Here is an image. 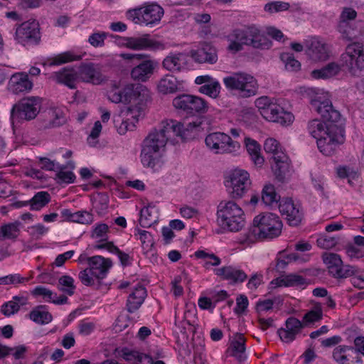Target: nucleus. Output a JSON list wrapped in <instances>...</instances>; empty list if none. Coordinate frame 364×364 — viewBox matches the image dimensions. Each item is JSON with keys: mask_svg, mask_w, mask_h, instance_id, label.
<instances>
[{"mask_svg": "<svg viewBox=\"0 0 364 364\" xmlns=\"http://www.w3.org/2000/svg\"><path fill=\"white\" fill-rule=\"evenodd\" d=\"M233 36L244 45L251 46L255 48H267L269 46L267 38L255 26L244 29H236L234 31Z\"/></svg>", "mask_w": 364, "mask_h": 364, "instance_id": "obj_13", "label": "nucleus"}, {"mask_svg": "<svg viewBox=\"0 0 364 364\" xmlns=\"http://www.w3.org/2000/svg\"><path fill=\"white\" fill-rule=\"evenodd\" d=\"M205 143L210 151L217 154L233 153L240 148L238 141L223 132L209 134L205 139Z\"/></svg>", "mask_w": 364, "mask_h": 364, "instance_id": "obj_10", "label": "nucleus"}, {"mask_svg": "<svg viewBox=\"0 0 364 364\" xmlns=\"http://www.w3.org/2000/svg\"><path fill=\"white\" fill-rule=\"evenodd\" d=\"M338 237H331L328 235H321L317 239V245L323 249H331L334 247L338 242Z\"/></svg>", "mask_w": 364, "mask_h": 364, "instance_id": "obj_52", "label": "nucleus"}, {"mask_svg": "<svg viewBox=\"0 0 364 364\" xmlns=\"http://www.w3.org/2000/svg\"><path fill=\"white\" fill-rule=\"evenodd\" d=\"M93 221V215L87 211H77L73 213V222L90 224Z\"/></svg>", "mask_w": 364, "mask_h": 364, "instance_id": "obj_58", "label": "nucleus"}, {"mask_svg": "<svg viewBox=\"0 0 364 364\" xmlns=\"http://www.w3.org/2000/svg\"><path fill=\"white\" fill-rule=\"evenodd\" d=\"M286 328L297 335L304 327V324L296 318L289 317L286 321Z\"/></svg>", "mask_w": 364, "mask_h": 364, "instance_id": "obj_64", "label": "nucleus"}, {"mask_svg": "<svg viewBox=\"0 0 364 364\" xmlns=\"http://www.w3.org/2000/svg\"><path fill=\"white\" fill-rule=\"evenodd\" d=\"M158 63L152 60H145L131 70V77L135 81L146 82L153 75Z\"/></svg>", "mask_w": 364, "mask_h": 364, "instance_id": "obj_24", "label": "nucleus"}, {"mask_svg": "<svg viewBox=\"0 0 364 364\" xmlns=\"http://www.w3.org/2000/svg\"><path fill=\"white\" fill-rule=\"evenodd\" d=\"M115 37L122 41V46L134 50H164L166 48L164 43L151 38L149 34H144L139 37H119L117 36Z\"/></svg>", "mask_w": 364, "mask_h": 364, "instance_id": "obj_14", "label": "nucleus"}, {"mask_svg": "<svg viewBox=\"0 0 364 364\" xmlns=\"http://www.w3.org/2000/svg\"><path fill=\"white\" fill-rule=\"evenodd\" d=\"M246 147L255 164L262 166L264 163V158L260 155L259 144L255 140L247 139L246 140Z\"/></svg>", "mask_w": 364, "mask_h": 364, "instance_id": "obj_42", "label": "nucleus"}, {"mask_svg": "<svg viewBox=\"0 0 364 364\" xmlns=\"http://www.w3.org/2000/svg\"><path fill=\"white\" fill-rule=\"evenodd\" d=\"M220 85L219 82L217 81H214L211 82H210V83L202 85L199 88V92L200 93L208 95L213 98H216L220 93Z\"/></svg>", "mask_w": 364, "mask_h": 364, "instance_id": "obj_49", "label": "nucleus"}, {"mask_svg": "<svg viewBox=\"0 0 364 364\" xmlns=\"http://www.w3.org/2000/svg\"><path fill=\"white\" fill-rule=\"evenodd\" d=\"M48 230V228L45 227L42 224H38L33 226H31L28 228V232L32 239L38 240L41 238V237L45 235Z\"/></svg>", "mask_w": 364, "mask_h": 364, "instance_id": "obj_61", "label": "nucleus"}, {"mask_svg": "<svg viewBox=\"0 0 364 364\" xmlns=\"http://www.w3.org/2000/svg\"><path fill=\"white\" fill-rule=\"evenodd\" d=\"M328 132L316 141L319 151L325 156L333 155L338 146L344 142V128L341 126L328 127Z\"/></svg>", "mask_w": 364, "mask_h": 364, "instance_id": "obj_12", "label": "nucleus"}, {"mask_svg": "<svg viewBox=\"0 0 364 364\" xmlns=\"http://www.w3.org/2000/svg\"><path fill=\"white\" fill-rule=\"evenodd\" d=\"M347 350H353V348L347 346H339L336 347L333 353V359L339 363L344 364L348 360L346 354Z\"/></svg>", "mask_w": 364, "mask_h": 364, "instance_id": "obj_54", "label": "nucleus"}, {"mask_svg": "<svg viewBox=\"0 0 364 364\" xmlns=\"http://www.w3.org/2000/svg\"><path fill=\"white\" fill-rule=\"evenodd\" d=\"M323 313L320 307H317L306 313L303 318V321L308 323H313L320 321L322 318Z\"/></svg>", "mask_w": 364, "mask_h": 364, "instance_id": "obj_63", "label": "nucleus"}, {"mask_svg": "<svg viewBox=\"0 0 364 364\" xmlns=\"http://www.w3.org/2000/svg\"><path fill=\"white\" fill-rule=\"evenodd\" d=\"M264 149L267 153L272 154V160L276 156H279V154H284L279 149V143L273 138H269L265 140L264 144Z\"/></svg>", "mask_w": 364, "mask_h": 364, "instance_id": "obj_51", "label": "nucleus"}, {"mask_svg": "<svg viewBox=\"0 0 364 364\" xmlns=\"http://www.w3.org/2000/svg\"><path fill=\"white\" fill-rule=\"evenodd\" d=\"M33 83L28 78V75L26 73H16L11 77L8 90L15 94L28 92L33 88Z\"/></svg>", "mask_w": 364, "mask_h": 364, "instance_id": "obj_20", "label": "nucleus"}, {"mask_svg": "<svg viewBox=\"0 0 364 364\" xmlns=\"http://www.w3.org/2000/svg\"><path fill=\"white\" fill-rule=\"evenodd\" d=\"M262 116L267 121L279 123L282 125L289 124L294 119L291 113L284 111L283 107L276 103L267 107Z\"/></svg>", "mask_w": 364, "mask_h": 364, "instance_id": "obj_18", "label": "nucleus"}, {"mask_svg": "<svg viewBox=\"0 0 364 364\" xmlns=\"http://www.w3.org/2000/svg\"><path fill=\"white\" fill-rule=\"evenodd\" d=\"M157 212L154 205H149L140 211L139 225L142 228H149L157 222Z\"/></svg>", "mask_w": 364, "mask_h": 364, "instance_id": "obj_38", "label": "nucleus"}, {"mask_svg": "<svg viewBox=\"0 0 364 364\" xmlns=\"http://www.w3.org/2000/svg\"><path fill=\"white\" fill-rule=\"evenodd\" d=\"M21 223L15 221L4 224L1 228L0 240L1 239H11L15 240L18 237L20 232Z\"/></svg>", "mask_w": 364, "mask_h": 364, "instance_id": "obj_41", "label": "nucleus"}, {"mask_svg": "<svg viewBox=\"0 0 364 364\" xmlns=\"http://www.w3.org/2000/svg\"><path fill=\"white\" fill-rule=\"evenodd\" d=\"M195 256L198 259H213V262L207 261L204 264L205 268H208L210 265L218 266L220 264V259L214 254H209L203 250H198L195 252Z\"/></svg>", "mask_w": 364, "mask_h": 364, "instance_id": "obj_53", "label": "nucleus"}, {"mask_svg": "<svg viewBox=\"0 0 364 364\" xmlns=\"http://www.w3.org/2000/svg\"><path fill=\"white\" fill-rule=\"evenodd\" d=\"M41 107V98L28 97L21 99L16 103L11 110L12 124L21 120L30 121L36 117Z\"/></svg>", "mask_w": 364, "mask_h": 364, "instance_id": "obj_8", "label": "nucleus"}, {"mask_svg": "<svg viewBox=\"0 0 364 364\" xmlns=\"http://www.w3.org/2000/svg\"><path fill=\"white\" fill-rule=\"evenodd\" d=\"M30 318L35 323L44 325L52 321V315L46 310V306L39 305L35 307L29 314Z\"/></svg>", "mask_w": 364, "mask_h": 364, "instance_id": "obj_39", "label": "nucleus"}, {"mask_svg": "<svg viewBox=\"0 0 364 364\" xmlns=\"http://www.w3.org/2000/svg\"><path fill=\"white\" fill-rule=\"evenodd\" d=\"M77 72L79 78L85 82L99 85L103 81L102 75L93 63L81 64Z\"/></svg>", "mask_w": 364, "mask_h": 364, "instance_id": "obj_27", "label": "nucleus"}, {"mask_svg": "<svg viewBox=\"0 0 364 364\" xmlns=\"http://www.w3.org/2000/svg\"><path fill=\"white\" fill-rule=\"evenodd\" d=\"M215 274L223 279L231 280L234 283L243 282L247 277V274L241 269L232 266H226L214 270Z\"/></svg>", "mask_w": 364, "mask_h": 364, "instance_id": "obj_29", "label": "nucleus"}, {"mask_svg": "<svg viewBox=\"0 0 364 364\" xmlns=\"http://www.w3.org/2000/svg\"><path fill=\"white\" fill-rule=\"evenodd\" d=\"M356 16L357 12L353 9L346 7L343 9L341 14L338 25H341L343 23L350 24L353 22Z\"/></svg>", "mask_w": 364, "mask_h": 364, "instance_id": "obj_55", "label": "nucleus"}, {"mask_svg": "<svg viewBox=\"0 0 364 364\" xmlns=\"http://www.w3.org/2000/svg\"><path fill=\"white\" fill-rule=\"evenodd\" d=\"M121 356L127 362H132L134 364H144V360L147 355L124 348L121 350Z\"/></svg>", "mask_w": 364, "mask_h": 364, "instance_id": "obj_44", "label": "nucleus"}, {"mask_svg": "<svg viewBox=\"0 0 364 364\" xmlns=\"http://www.w3.org/2000/svg\"><path fill=\"white\" fill-rule=\"evenodd\" d=\"M58 288L60 291L72 296L75 293V286L74 285V279L68 275H63L58 279Z\"/></svg>", "mask_w": 364, "mask_h": 364, "instance_id": "obj_45", "label": "nucleus"}, {"mask_svg": "<svg viewBox=\"0 0 364 364\" xmlns=\"http://www.w3.org/2000/svg\"><path fill=\"white\" fill-rule=\"evenodd\" d=\"M283 223L279 217L272 213H264L255 216L252 225L245 233L246 240L254 242L255 240L273 239L282 233Z\"/></svg>", "mask_w": 364, "mask_h": 364, "instance_id": "obj_2", "label": "nucleus"}, {"mask_svg": "<svg viewBox=\"0 0 364 364\" xmlns=\"http://www.w3.org/2000/svg\"><path fill=\"white\" fill-rule=\"evenodd\" d=\"M80 58V55H74L71 52H65L54 57L50 63V65H60L74 60H79Z\"/></svg>", "mask_w": 364, "mask_h": 364, "instance_id": "obj_48", "label": "nucleus"}, {"mask_svg": "<svg viewBox=\"0 0 364 364\" xmlns=\"http://www.w3.org/2000/svg\"><path fill=\"white\" fill-rule=\"evenodd\" d=\"M245 350V338L243 334L237 333L231 340L228 351L232 356L242 362L246 359Z\"/></svg>", "mask_w": 364, "mask_h": 364, "instance_id": "obj_30", "label": "nucleus"}, {"mask_svg": "<svg viewBox=\"0 0 364 364\" xmlns=\"http://www.w3.org/2000/svg\"><path fill=\"white\" fill-rule=\"evenodd\" d=\"M281 60L285 65L287 70L290 72H296L300 70L301 63L295 59L293 54L285 53L281 54Z\"/></svg>", "mask_w": 364, "mask_h": 364, "instance_id": "obj_47", "label": "nucleus"}, {"mask_svg": "<svg viewBox=\"0 0 364 364\" xmlns=\"http://www.w3.org/2000/svg\"><path fill=\"white\" fill-rule=\"evenodd\" d=\"M341 71V65L337 63L331 62L322 67L311 71V75L314 79H328L337 75Z\"/></svg>", "mask_w": 364, "mask_h": 364, "instance_id": "obj_35", "label": "nucleus"}, {"mask_svg": "<svg viewBox=\"0 0 364 364\" xmlns=\"http://www.w3.org/2000/svg\"><path fill=\"white\" fill-rule=\"evenodd\" d=\"M290 7L288 2L275 1H271L264 5V9L269 14L287 11Z\"/></svg>", "mask_w": 364, "mask_h": 364, "instance_id": "obj_50", "label": "nucleus"}, {"mask_svg": "<svg viewBox=\"0 0 364 364\" xmlns=\"http://www.w3.org/2000/svg\"><path fill=\"white\" fill-rule=\"evenodd\" d=\"M78 277L80 282L85 286L90 287L95 284V274L89 268H86L79 272Z\"/></svg>", "mask_w": 364, "mask_h": 364, "instance_id": "obj_57", "label": "nucleus"}, {"mask_svg": "<svg viewBox=\"0 0 364 364\" xmlns=\"http://www.w3.org/2000/svg\"><path fill=\"white\" fill-rule=\"evenodd\" d=\"M271 283L275 284L278 287H301L309 284L306 278L297 274L282 275L273 280Z\"/></svg>", "mask_w": 364, "mask_h": 364, "instance_id": "obj_31", "label": "nucleus"}, {"mask_svg": "<svg viewBox=\"0 0 364 364\" xmlns=\"http://www.w3.org/2000/svg\"><path fill=\"white\" fill-rule=\"evenodd\" d=\"M19 311V305L14 301H9L4 303L1 307V312L5 316H10Z\"/></svg>", "mask_w": 364, "mask_h": 364, "instance_id": "obj_62", "label": "nucleus"}, {"mask_svg": "<svg viewBox=\"0 0 364 364\" xmlns=\"http://www.w3.org/2000/svg\"><path fill=\"white\" fill-rule=\"evenodd\" d=\"M217 221L223 229L237 232L245 225L244 212L232 200H222L218 205Z\"/></svg>", "mask_w": 364, "mask_h": 364, "instance_id": "obj_5", "label": "nucleus"}, {"mask_svg": "<svg viewBox=\"0 0 364 364\" xmlns=\"http://www.w3.org/2000/svg\"><path fill=\"white\" fill-rule=\"evenodd\" d=\"M178 85L176 77L172 75H166L159 81L157 90L164 95L174 93L178 90Z\"/></svg>", "mask_w": 364, "mask_h": 364, "instance_id": "obj_37", "label": "nucleus"}, {"mask_svg": "<svg viewBox=\"0 0 364 364\" xmlns=\"http://www.w3.org/2000/svg\"><path fill=\"white\" fill-rule=\"evenodd\" d=\"M173 105L181 114L185 115L186 117H196L195 122H201V124L197 127H193L192 124L191 127H188L189 129L186 131V133L193 128L201 127L205 122V119H201L200 116L208 111V103L203 98L196 95L182 94L173 100ZM190 122H191L182 123L184 124L185 127H186V124ZM191 122H194V121Z\"/></svg>", "mask_w": 364, "mask_h": 364, "instance_id": "obj_4", "label": "nucleus"}, {"mask_svg": "<svg viewBox=\"0 0 364 364\" xmlns=\"http://www.w3.org/2000/svg\"><path fill=\"white\" fill-rule=\"evenodd\" d=\"M29 278L22 277L18 274H14L0 277V285L16 284L28 281Z\"/></svg>", "mask_w": 364, "mask_h": 364, "instance_id": "obj_56", "label": "nucleus"}, {"mask_svg": "<svg viewBox=\"0 0 364 364\" xmlns=\"http://www.w3.org/2000/svg\"><path fill=\"white\" fill-rule=\"evenodd\" d=\"M109 198L104 193H98L94 198L92 205L99 215H104L108 208Z\"/></svg>", "mask_w": 364, "mask_h": 364, "instance_id": "obj_46", "label": "nucleus"}, {"mask_svg": "<svg viewBox=\"0 0 364 364\" xmlns=\"http://www.w3.org/2000/svg\"><path fill=\"white\" fill-rule=\"evenodd\" d=\"M251 184L249 173L242 169H235L225 180V185L233 199L241 198Z\"/></svg>", "mask_w": 364, "mask_h": 364, "instance_id": "obj_11", "label": "nucleus"}, {"mask_svg": "<svg viewBox=\"0 0 364 364\" xmlns=\"http://www.w3.org/2000/svg\"><path fill=\"white\" fill-rule=\"evenodd\" d=\"M50 200V194L46 191L38 192L29 200L31 210H38L46 205Z\"/></svg>", "mask_w": 364, "mask_h": 364, "instance_id": "obj_43", "label": "nucleus"}, {"mask_svg": "<svg viewBox=\"0 0 364 364\" xmlns=\"http://www.w3.org/2000/svg\"><path fill=\"white\" fill-rule=\"evenodd\" d=\"M125 95H128L129 102L137 101L139 107L145 105L151 100V92L148 88L141 84H129L125 86Z\"/></svg>", "mask_w": 364, "mask_h": 364, "instance_id": "obj_23", "label": "nucleus"}, {"mask_svg": "<svg viewBox=\"0 0 364 364\" xmlns=\"http://www.w3.org/2000/svg\"><path fill=\"white\" fill-rule=\"evenodd\" d=\"M342 37L348 41H354L364 36V21H357L350 24L338 25Z\"/></svg>", "mask_w": 364, "mask_h": 364, "instance_id": "obj_28", "label": "nucleus"}, {"mask_svg": "<svg viewBox=\"0 0 364 364\" xmlns=\"http://www.w3.org/2000/svg\"><path fill=\"white\" fill-rule=\"evenodd\" d=\"M186 62V55L184 53H171L164 59L162 66L170 72H180Z\"/></svg>", "mask_w": 364, "mask_h": 364, "instance_id": "obj_33", "label": "nucleus"}, {"mask_svg": "<svg viewBox=\"0 0 364 364\" xmlns=\"http://www.w3.org/2000/svg\"><path fill=\"white\" fill-rule=\"evenodd\" d=\"M307 53L310 58L314 61H323L329 57L326 44L318 40L311 41Z\"/></svg>", "mask_w": 364, "mask_h": 364, "instance_id": "obj_32", "label": "nucleus"}, {"mask_svg": "<svg viewBox=\"0 0 364 364\" xmlns=\"http://www.w3.org/2000/svg\"><path fill=\"white\" fill-rule=\"evenodd\" d=\"M57 168L60 171L57 173V177L65 183H74L75 180V176L72 171H65L66 167L64 166L57 165Z\"/></svg>", "mask_w": 364, "mask_h": 364, "instance_id": "obj_59", "label": "nucleus"}, {"mask_svg": "<svg viewBox=\"0 0 364 364\" xmlns=\"http://www.w3.org/2000/svg\"><path fill=\"white\" fill-rule=\"evenodd\" d=\"M225 87L230 91H237L242 98H248L257 94V80L251 75L236 72L225 77L223 80Z\"/></svg>", "mask_w": 364, "mask_h": 364, "instance_id": "obj_6", "label": "nucleus"}, {"mask_svg": "<svg viewBox=\"0 0 364 364\" xmlns=\"http://www.w3.org/2000/svg\"><path fill=\"white\" fill-rule=\"evenodd\" d=\"M199 126L200 122H190L185 127L181 122L170 120L163 122L159 129H152L141 143L140 158L144 167L154 168L165 151L166 145L173 136L184 139L187 137L188 127Z\"/></svg>", "mask_w": 364, "mask_h": 364, "instance_id": "obj_1", "label": "nucleus"}, {"mask_svg": "<svg viewBox=\"0 0 364 364\" xmlns=\"http://www.w3.org/2000/svg\"><path fill=\"white\" fill-rule=\"evenodd\" d=\"M323 262L328 266V272L335 278H346L355 274V267L343 265L340 256L335 253H325L323 255Z\"/></svg>", "mask_w": 364, "mask_h": 364, "instance_id": "obj_15", "label": "nucleus"}, {"mask_svg": "<svg viewBox=\"0 0 364 364\" xmlns=\"http://www.w3.org/2000/svg\"><path fill=\"white\" fill-rule=\"evenodd\" d=\"M342 66L353 76L360 77L364 73V48L358 42L348 45L341 55Z\"/></svg>", "mask_w": 364, "mask_h": 364, "instance_id": "obj_7", "label": "nucleus"}, {"mask_svg": "<svg viewBox=\"0 0 364 364\" xmlns=\"http://www.w3.org/2000/svg\"><path fill=\"white\" fill-rule=\"evenodd\" d=\"M32 294L34 296H42L47 301H50L55 304H64L68 301V297L66 296L61 295L58 297L56 293L41 286L36 287L33 290Z\"/></svg>", "mask_w": 364, "mask_h": 364, "instance_id": "obj_36", "label": "nucleus"}, {"mask_svg": "<svg viewBox=\"0 0 364 364\" xmlns=\"http://www.w3.org/2000/svg\"><path fill=\"white\" fill-rule=\"evenodd\" d=\"M272 168L277 180L279 182H285L290 177L289 159L285 154H279V156L274 157Z\"/></svg>", "mask_w": 364, "mask_h": 364, "instance_id": "obj_22", "label": "nucleus"}, {"mask_svg": "<svg viewBox=\"0 0 364 364\" xmlns=\"http://www.w3.org/2000/svg\"><path fill=\"white\" fill-rule=\"evenodd\" d=\"M146 296V289L141 285L137 286L128 297L127 302V311L130 313H133L138 310L143 304Z\"/></svg>", "mask_w": 364, "mask_h": 364, "instance_id": "obj_34", "label": "nucleus"}, {"mask_svg": "<svg viewBox=\"0 0 364 364\" xmlns=\"http://www.w3.org/2000/svg\"><path fill=\"white\" fill-rule=\"evenodd\" d=\"M279 209L282 215H286V219L290 225L296 226L301 223L302 213L291 199L286 198L282 200L279 203Z\"/></svg>", "mask_w": 364, "mask_h": 364, "instance_id": "obj_21", "label": "nucleus"}, {"mask_svg": "<svg viewBox=\"0 0 364 364\" xmlns=\"http://www.w3.org/2000/svg\"><path fill=\"white\" fill-rule=\"evenodd\" d=\"M311 106L312 109L326 121V122H323L320 119H315L309 122V132L314 138L318 140L319 138H322L328 134V127L340 125L337 123L341 119V114L333 108L329 101L321 102L318 100H313L311 101Z\"/></svg>", "mask_w": 364, "mask_h": 364, "instance_id": "obj_3", "label": "nucleus"}, {"mask_svg": "<svg viewBox=\"0 0 364 364\" xmlns=\"http://www.w3.org/2000/svg\"><path fill=\"white\" fill-rule=\"evenodd\" d=\"M280 200V196H279L275 188L272 184L265 185L262 191V201L267 206H273L277 205Z\"/></svg>", "mask_w": 364, "mask_h": 364, "instance_id": "obj_40", "label": "nucleus"}, {"mask_svg": "<svg viewBox=\"0 0 364 364\" xmlns=\"http://www.w3.org/2000/svg\"><path fill=\"white\" fill-rule=\"evenodd\" d=\"M88 267L93 272L97 280L104 279L112 265V260L100 255L87 258Z\"/></svg>", "mask_w": 364, "mask_h": 364, "instance_id": "obj_25", "label": "nucleus"}, {"mask_svg": "<svg viewBox=\"0 0 364 364\" xmlns=\"http://www.w3.org/2000/svg\"><path fill=\"white\" fill-rule=\"evenodd\" d=\"M164 9L157 4H146L143 6L129 9L126 13L128 19L134 23L152 26L158 23L164 16Z\"/></svg>", "mask_w": 364, "mask_h": 364, "instance_id": "obj_9", "label": "nucleus"}, {"mask_svg": "<svg viewBox=\"0 0 364 364\" xmlns=\"http://www.w3.org/2000/svg\"><path fill=\"white\" fill-rule=\"evenodd\" d=\"M141 108L136 106H129L124 112L126 119H114L115 127L121 135L125 134L127 131H133L138 122L139 117L142 114Z\"/></svg>", "mask_w": 364, "mask_h": 364, "instance_id": "obj_17", "label": "nucleus"}, {"mask_svg": "<svg viewBox=\"0 0 364 364\" xmlns=\"http://www.w3.org/2000/svg\"><path fill=\"white\" fill-rule=\"evenodd\" d=\"M51 78L56 83L74 90L77 88L76 84L79 80V75L77 70L73 67H65L59 71L53 73Z\"/></svg>", "mask_w": 364, "mask_h": 364, "instance_id": "obj_19", "label": "nucleus"}, {"mask_svg": "<svg viewBox=\"0 0 364 364\" xmlns=\"http://www.w3.org/2000/svg\"><path fill=\"white\" fill-rule=\"evenodd\" d=\"M137 232L139 235V240H141L142 247L144 249H149L154 245V240L151 234L146 230L137 229Z\"/></svg>", "mask_w": 364, "mask_h": 364, "instance_id": "obj_60", "label": "nucleus"}, {"mask_svg": "<svg viewBox=\"0 0 364 364\" xmlns=\"http://www.w3.org/2000/svg\"><path fill=\"white\" fill-rule=\"evenodd\" d=\"M40 38L39 25L36 21L23 22L16 28V39L19 43H38Z\"/></svg>", "mask_w": 364, "mask_h": 364, "instance_id": "obj_16", "label": "nucleus"}, {"mask_svg": "<svg viewBox=\"0 0 364 364\" xmlns=\"http://www.w3.org/2000/svg\"><path fill=\"white\" fill-rule=\"evenodd\" d=\"M191 58L198 63L214 64L218 60L216 49L208 43H204L197 50L190 52Z\"/></svg>", "mask_w": 364, "mask_h": 364, "instance_id": "obj_26", "label": "nucleus"}]
</instances>
